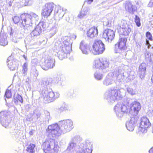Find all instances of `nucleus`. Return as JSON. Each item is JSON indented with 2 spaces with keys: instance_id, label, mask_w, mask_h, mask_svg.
<instances>
[{
  "instance_id": "obj_1",
  "label": "nucleus",
  "mask_w": 153,
  "mask_h": 153,
  "mask_svg": "<svg viewBox=\"0 0 153 153\" xmlns=\"http://www.w3.org/2000/svg\"><path fill=\"white\" fill-rule=\"evenodd\" d=\"M141 108V105L139 102L133 101L132 99L127 98L122 104L118 103L116 105L114 110L117 116L121 118L124 113H130L136 117Z\"/></svg>"
},
{
  "instance_id": "obj_2",
  "label": "nucleus",
  "mask_w": 153,
  "mask_h": 153,
  "mask_svg": "<svg viewBox=\"0 0 153 153\" xmlns=\"http://www.w3.org/2000/svg\"><path fill=\"white\" fill-rule=\"evenodd\" d=\"M135 76L133 75L131 78L130 74L125 72L122 67H120L115 68L113 72L109 73L103 81V83L104 85L108 86L112 84L116 78L117 81L121 82L125 79H127V82H129Z\"/></svg>"
},
{
  "instance_id": "obj_3",
  "label": "nucleus",
  "mask_w": 153,
  "mask_h": 153,
  "mask_svg": "<svg viewBox=\"0 0 153 153\" xmlns=\"http://www.w3.org/2000/svg\"><path fill=\"white\" fill-rule=\"evenodd\" d=\"M51 84L48 80L42 81L41 83L40 98L45 103L53 102L59 97L58 93L53 92L50 88Z\"/></svg>"
},
{
  "instance_id": "obj_4",
  "label": "nucleus",
  "mask_w": 153,
  "mask_h": 153,
  "mask_svg": "<svg viewBox=\"0 0 153 153\" xmlns=\"http://www.w3.org/2000/svg\"><path fill=\"white\" fill-rule=\"evenodd\" d=\"M72 41L70 37H64L62 44L55 43L53 54L57 56L59 59H63L66 57L67 54L72 51Z\"/></svg>"
},
{
  "instance_id": "obj_5",
  "label": "nucleus",
  "mask_w": 153,
  "mask_h": 153,
  "mask_svg": "<svg viewBox=\"0 0 153 153\" xmlns=\"http://www.w3.org/2000/svg\"><path fill=\"white\" fill-rule=\"evenodd\" d=\"M22 18L23 21H24V23L26 25L27 31H26V33L30 31L32 29V22L33 21H37L39 19V17L37 14L33 12H30L29 13L22 14Z\"/></svg>"
},
{
  "instance_id": "obj_6",
  "label": "nucleus",
  "mask_w": 153,
  "mask_h": 153,
  "mask_svg": "<svg viewBox=\"0 0 153 153\" xmlns=\"http://www.w3.org/2000/svg\"><path fill=\"white\" fill-rule=\"evenodd\" d=\"M119 89L112 88L108 89L105 93L104 98L109 103H112L121 99L122 97Z\"/></svg>"
},
{
  "instance_id": "obj_7",
  "label": "nucleus",
  "mask_w": 153,
  "mask_h": 153,
  "mask_svg": "<svg viewBox=\"0 0 153 153\" xmlns=\"http://www.w3.org/2000/svg\"><path fill=\"white\" fill-rule=\"evenodd\" d=\"M42 146L45 153H57L59 148L52 140L46 141L43 143Z\"/></svg>"
},
{
  "instance_id": "obj_8",
  "label": "nucleus",
  "mask_w": 153,
  "mask_h": 153,
  "mask_svg": "<svg viewBox=\"0 0 153 153\" xmlns=\"http://www.w3.org/2000/svg\"><path fill=\"white\" fill-rule=\"evenodd\" d=\"M62 133H65L71 131L74 128L73 123L70 119L64 120L59 122Z\"/></svg>"
},
{
  "instance_id": "obj_9",
  "label": "nucleus",
  "mask_w": 153,
  "mask_h": 153,
  "mask_svg": "<svg viewBox=\"0 0 153 153\" xmlns=\"http://www.w3.org/2000/svg\"><path fill=\"white\" fill-rule=\"evenodd\" d=\"M132 28V25L129 22L126 20H123L121 22L118 31L120 34L127 36L131 32Z\"/></svg>"
},
{
  "instance_id": "obj_10",
  "label": "nucleus",
  "mask_w": 153,
  "mask_h": 153,
  "mask_svg": "<svg viewBox=\"0 0 153 153\" xmlns=\"http://www.w3.org/2000/svg\"><path fill=\"white\" fill-rule=\"evenodd\" d=\"M81 139L79 135L72 137L68 143L66 151L69 153H74L76 149L77 143L80 141Z\"/></svg>"
},
{
  "instance_id": "obj_11",
  "label": "nucleus",
  "mask_w": 153,
  "mask_h": 153,
  "mask_svg": "<svg viewBox=\"0 0 153 153\" xmlns=\"http://www.w3.org/2000/svg\"><path fill=\"white\" fill-rule=\"evenodd\" d=\"M46 131L49 135L51 136L52 137L59 136L62 134L59 123L49 126Z\"/></svg>"
},
{
  "instance_id": "obj_12",
  "label": "nucleus",
  "mask_w": 153,
  "mask_h": 153,
  "mask_svg": "<svg viewBox=\"0 0 153 153\" xmlns=\"http://www.w3.org/2000/svg\"><path fill=\"white\" fill-rule=\"evenodd\" d=\"M92 53L94 55L102 53L105 49V45L100 40H96L92 45Z\"/></svg>"
},
{
  "instance_id": "obj_13",
  "label": "nucleus",
  "mask_w": 153,
  "mask_h": 153,
  "mask_svg": "<svg viewBox=\"0 0 153 153\" xmlns=\"http://www.w3.org/2000/svg\"><path fill=\"white\" fill-rule=\"evenodd\" d=\"M41 67L44 70H47L49 69L52 68L55 65V60L48 56L46 58H42L41 60Z\"/></svg>"
},
{
  "instance_id": "obj_14",
  "label": "nucleus",
  "mask_w": 153,
  "mask_h": 153,
  "mask_svg": "<svg viewBox=\"0 0 153 153\" xmlns=\"http://www.w3.org/2000/svg\"><path fill=\"white\" fill-rule=\"evenodd\" d=\"M127 39L125 37L120 38L117 43L115 45L114 51L116 53H121L126 48Z\"/></svg>"
},
{
  "instance_id": "obj_15",
  "label": "nucleus",
  "mask_w": 153,
  "mask_h": 153,
  "mask_svg": "<svg viewBox=\"0 0 153 153\" xmlns=\"http://www.w3.org/2000/svg\"><path fill=\"white\" fill-rule=\"evenodd\" d=\"M108 61L105 59L100 58L97 59L95 61L93 67L97 68H99L103 70L107 69L109 66Z\"/></svg>"
},
{
  "instance_id": "obj_16",
  "label": "nucleus",
  "mask_w": 153,
  "mask_h": 153,
  "mask_svg": "<svg viewBox=\"0 0 153 153\" xmlns=\"http://www.w3.org/2000/svg\"><path fill=\"white\" fill-rule=\"evenodd\" d=\"M93 144L88 140L81 143L80 146L79 151L76 153H91L92 151Z\"/></svg>"
},
{
  "instance_id": "obj_17",
  "label": "nucleus",
  "mask_w": 153,
  "mask_h": 153,
  "mask_svg": "<svg viewBox=\"0 0 153 153\" xmlns=\"http://www.w3.org/2000/svg\"><path fill=\"white\" fill-rule=\"evenodd\" d=\"M151 125V124L149 122V120L147 117H142L141 119L140 125L139 126L138 133L146 132L147 128L150 126Z\"/></svg>"
},
{
  "instance_id": "obj_18",
  "label": "nucleus",
  "mask_w": 153,
  "mask_h": 153,
  "mask_svg": "<svg viewBox=\"0 0 153 153\" xmlns=\"http://www.w3.org/2000/svg\"><path fill=\"white\" fill-rule=\"evenodd\" d=\"M40 34L34 29L26 38L25 40V43L30 45H33L35 44V39Z\"/></svg>"
},
{
  "instance_id": "obj_19",
  "label": "nucleus",
  "mask_w": 153,
  "mask_h": 153,
  "mask_svg": "<svg viewBox=\"0 0 153 153\" xmlns=\"http://www.w3.org/2000/svg\"><path fill=\"white\" fill-rule=\"evenodd\" d=\"M55 7L56 5L53 3H48L45 4L42 13V16L45 18L50 16Z\"/></svg>"
},
{
  "instance_id": "obj_20",
  "label": "nucleus",
  "mask_w": 153,
  "mask_h": 153,
  "mask_svg": "<svg viewBox=\"0 0 153 153\" xmlns=\"http://www.w3.org/2000/svg\"><path fill=\"white\" fill-rule=\"evenodd\" d=\"M10 35L13 37L12 41L14 42L17 43L22 38L23 35L21 33H19L17 28H11Z\"/></svg>"
},
{
  "instance_id": "obj_21",
  "label": "nucleus",
  "mask_w": 153,
  "mask_h": 153,
  "mask_svg": "<svg viewBox=\"0 0 153 153\" xmlns=\"http://www.w3.org/2000/svg\"><path fill=\"white\" fill-rule=\"evenodd\" d=\"M7 63L9 68L12 71L15 70L19 65L18 60L14 58L12 55L8 58Z\"/></svg>"
},
{
  "instance_id": "obj_22",
  "label": "nucleus",
  "mask_w": 153,
  "mask_h": 153,
  "mask_svg": "<svg viewBox=\"0 0 153 153\" xmlns=\"http://www.w3.org/2000/svg\"><path fill=\"white\" fill-rule=\"evenodd\" d=\"M114 32L111 29H106L103 32V38L108 42H111L114 39Z\"/></svg>"
},
{
  "instance_id": "obj_23",
  "label": "nucleus",
  "mask_w": 153,
  "mask_h": 153,
  "mask_svg": "<svg viewBox=\"0 0 153 153\" xmlns=\"http://www.w3.org/2000/svg\"><path fill=\"white\" fill-rule=\"evenodd\" d=\"M138 120V118L137 117H131L130 120L126 123V127L127 129L130 131H133Z\"/></svg>"
},
{
  "instance_id": "obj_24",
  "label": "nucleus",
  "mask_w": 153,
  "mask_h": 153,
  "mask_svg": "<svg viewBox=\"0 0 153 153\" xmlns=\"http://www.w3.org/2000/svg\"><path fill=\"white\" fill-rule=\"evenodd\" d=\"M7 113L6 111H2L0 112V120L3 126L7 128L10 123L7 120Z\"/></svg>"
},
{
  "instance_id": "obj_25",
  "label": "nucleus",
  "mask_w": 153,
  "mask_h": 153,
  "mask_svg": "<svg viewBox=\"0 0 153 153\" xmlns=\"http://www.w3.org/2000/svg\"><path fill=\"white\" fill-rule=\"evenodd\" d=\"M22 14L20 16H15L12 18V19L15 24L19 22L20 27H23L24 29L25 32L26 33V31H27V27H26V25L24 23V21L22 20Z\"/></svg>"
},
{
  "instance_id": "obj_26",
  "label": "nucleus",
  "mask_w": 153,
  "mask_h": 153,
  "mask_svg": "<svg viewBox=\"0 0 153 153\" xmlns=\"http://www.w3.org/2000/svg\"><path fill=\"white\" fill-rule=\"evenodd\" d=\"M98 33V31L97 27L94 26L90 28L87 31L86 35L88 38L92 39L97 37Z\"/></svg>"
},
{
  "instance_id": "obj_27",
  "label": "nucleus",
  "mask_w": 153,
  "mask_h": 153,
  "mask_svg": "<svg viewBox=\"0 0 153 153\" xmlns=\"http://www.w3.org/2000/svg\"><path fill=\"white\" fill-rule=\"evenodd\" d=\"M146 72V64L144 63H142L139 66L138 74L140 78L143 79L145 76Z\"/></svg>"
},
{
  "instance_id": "obj_28",
  "label": "nucleus",
  "mask_w": 153,
  "mask_h": 153,
  "mask_svg": "<svg viewBox=\"0 0 153 153\" xmlns=\"http://www.w3.org/2000/svg\"><path fill=\"white\" fill-rule=\"evenodd\" d=\"M79 49L83 54H88L90 50L89 46L84 40H82L79 44Z\"/></svg>"
},
{
  "instance_id": "obj_29",
  "label": "nucleus",
  "mask_w": 153,
  "mask_h": 153,
  "mask_svg": "<svg viewBox=\"0 0 153 153\" xmlns=\"http://www.w3.org/2000/svg\"><path fill=\"white\" fill-rule=\"evenodd\" d=\"M48 26V22L42 21L40 22L34 29L40 34L42 32V28L45 29Z\"/></svg>"
},
{
  "instance_id": "obj_30",
  "label": "nucleus",
  "mask_w": 153,
  "mask_h": 153,
  "mask_svg": "<svg viewBox=\"0 0 153 153\" xmlns=\"http://www.w3.org/2000/svg\"><path fill=\"white\" fill-rule=\"evenodd\" d=\"M125 7L126 11L131 14L133 13L136 10L135 6L129 1L126 2Z\"/></svg>"
},
{
  "instance_id": "obj_31",
  "label": "nucleus",
  "mask_w": 153,
  "mask_h": 153,
  "mask_svg": "<svg viewBox=\"0 0 153 153\" xmlns=\"http://www.w3.org/2000/svg\"><path fill=\"white\" fill-rule=\"evenodd\" d=\"M56 110L58 113H61L64 111H70V109L69 108L68 105L66 104L65 102H63L59 107L56 108Z\"/></svg>"
},
{
  "instance_id": "obj_32",
  "label": "nucleus",
  "mask_w": 153,
  "mask_h": 153,
  "mask_svg": "<svg viewBox=\"0 0 153 153\" xmlns=\"http://www.w3.org/2000/svg\"><path fill=\"white\" fill-rule=\"evenodd\" d=\"M89 13L88 8L86 7H82L81 12L78 16V17L79 19H82L88 16Z\"/></svg>"
},
{
  "instance_id": "obj_33",
  "label": "nucleus",
  "mask_w": 153,
  "mask_h": 153,
  "mask_svg": "<svg viewBox=\"0 0 153 153\" xmlns=\"http://www.w3.org/2000/svg\"><path fill=\"white\" fill-rule=\"evenodd\" d=\"M65 14V12L60 7H56L54 12V16L56 18H59V20L61 19Z\"/></svg>"
},
{
  "instance_id": "obj_34",
  "label": "nucleus",
  "mask_w": 153,
  "mask_h": 153,
  "mask_svg": "<svg viewBox=\"0 0 153 153\" xmlns=\"http://www.w3.org/2000/svg\"><path fill=\"white\" fill-rule=\"evenodd\" d=\"M7 44L6 33L1 31L0 33V45L4 46Z\"/></svg>"
},
{
  "instance_id": "obj_35",
  "label": "nucleus",
  "mask_w": 153,
  "mask_h": 153,
  "mask_svg": "<svg viewBox=\"0 0 153 153\" xmlns=\"http://www.w3.org/2000/svg\"><path fill=\"white\" fill-rule=\"evenodd\" d=\"M13 102L16 105H19L21 106V104H22L23 102L22 97L18 94H15L14 96Z\"/></svg>"
},
{
  "instance_id": "obj_36",
  "label": "nucleus",
  "mask_w": 153,
  "mask_h": 153,
  "mask_svg": "<svg viewBox=\"0 0 153 153\" xmlns=\"http://www.w3.org/2000/svg\"><path fill=\"white\" fill-rule=\"evenodd\" d=\"M58 24L55 23L51 27L50 30L49 36L51 38L54 36L58 31Z\"/></svg>"
},
{
  "instance_id": "obj_37",
  "label": "nucleus",
  "mask_w": 153,
  "mask_h": 153,
  "mask_svg": "<svg viewBox=\"0 0 153 153\" xmlns=\"http://www.w3.org/2000/svg\"><path fill=\"white\" fill-rule=\"evenodd\" d=\"M30 76L31 78H36L38 75V72L35 67H32L30 71Z\"/></svg>"
},
{
  "instance_id": "obj_38",
  "label": "nucleus",
  "mask_w": 153,
  "mask_h": 153,
  "mask_svg": "<svg viewBox=\"0 0 153 153\" xmlns=\"http://www.w3.org/2000/svg\"><path fill=\"white\" fill-rule=\"evenodd\" d=\"M35 144L30 143L28 146L26 150L29 153H35Z\"/></svg>"
},
{
  "instance_id": "obj_39",
  "label": "nucleus",
  "mask_w": 153,
  "mask_h": 153,
  "mask_svg": "<svg viewBox=\"0 0 153 153\" xmlns=\"http://www.w3.org/2000/svg\"><path fill=\"white\" fill-rule=\"evenodd\" d=\"M25 2L24 3L23 2L20 1L19 2H18V3L19 4L20 6H26L27 5H30L32 4L33 2V0H25Z\"/></svg>"
},
{
  "instance_id": "obj_40",
  "label": "nucleus",
  "mask_w": 153,
  "mask_h": 153,
  "mask_svg": "<svg viewBox=\"0 0 153 153\" xmlns=\"http://www.w3.org/2000/svg\"><path fill=\"white\" fill-rule=\"evenodd\" d=\"M145 58L147 62H150L152 61V57L150 53L146 51L145 53Z\"/></svg>"
},
{
  "instance_id": "obj_41",
  "label": "nucleus",
  "mask_w": 153,
  "mask_h": 153,
  "mask_svg": "<svg viewBox=\"0 0 153 153\" xmlns=\"http://www.w3.org/2000/svg\"><path fill=\"white\" fill-rule=\"evenodd\" d=\"M94 76L95 78L97 80H101L102 79L103 75L98 72H96L94 74Z\"/></svg>"
},
{
  "instance_id": "obj_42",
  "label": "nucleus",
  "mask_w": 153,
  "mask_h": 153,
  "mask_svg": "<svg viewBox=\"0 0 153 153\" xmlns=\"http://www.w3.org/2000/svg\"><path fill=\"white\" fill-rule=\"evenodd\" d=\"M34 115L35 116V117L36 118V120L38 121H40V122L42 123V122L44 123V120L42 119H39L41 116V114L40 112H34Z\"/></svg>"
},
{
  "instance_id": "obj_43",
  "label": "nucleus",
  "mask_w": 153,
  "mask_h": 153,
  "mask_svg": "<svg viewBox=\"0 0 153 153\" xmlns=\"http://www.w3.org/2000/svg\"><path fill=\"white\" fill-rule=\"evenodd\" d=\"M27 63L25 62L23 65L22 68V72L23 76H25L27 74Z\"/></svg>"
},
{
  "instance_id": "obj_44",
  "label": "nucleus",
  "mask_w": 153,
  "mask_h": 153,
  "mask_svg": "<svg viewBox=\"0 0 153 153\" xmlns=\"http://www.w3.org/2000/svg\"><path fill=\"white\" fill-rule=\"evenodd\" d=\"M45 114L46 116V119L45 120H44V122H45V123H46L47 122L48 123V121L50 118V114L49 112L47 111H45Z\"/></svg>"
},
{
  "instance_id": "obj_45",
  "label": "nucleus",
  "mask_w": 153,
  "mask_h": 153,
  "mask_svg": "<svg viewBox=\"0 0 153 153\" xmlns=\"http://www.w3.org/2000/svg\"><path fill=\"white\" fill-rule=\"evenodd\" d=\"M135 22L136 25L138 27H140L141 25L140 20L139 17L137 15H136L134 18Z\"/></svg>"
},
{
  "instance_id": "obj_46",
  "label": "nucleus",
  "mask_w": 153,
  "mask_h": 153,
  "mask_svg": "<svg viewBox=\"0 0 153 153\" xmlns=\"http://www.w3.org/2000/svg\"><path fill=\"white\" fill-rule=\"evenodd\" d=\"M75 25L76 28L81 30L83 28L82 25L81 24L80 22L79 21L76 22Z\"/></svg>"
},
{
  "instance_id": "obj_47",
  "label": "nucleus",
  "mask_w": 153,
  "mask_h": 153,
  "mask_svg": "<svg viewBox=\"0 0 153 153\" xmlns=\"http://www.w3.org/2000/svg\"><path fill=\"white\" fill-rule=\"evenodd\" d=\"M11 91L10 90L7 89L6 91L5 94V97L7 98H9L11 97Z\"/></svg>"
},
{
  "instance_id": "obj_48",
  "label": "nucleus",
  "mask_w": 153,
  "mask_h": 153,
  "mask_svg": "<svg viewBox=\"0 0 153 153\" xmlns=\"http://www.w3.org/2000/svg\"><path fill=\"white\" fill-rule=\"evenodd\" d=\"M127 91L131 95H133L135 94V91L131 88H127Z\"/></svg>"
},
{
  "instance_id": "obj_49",
  "label": "nucleus",
  "mask_w": 153,
  "mask_h": 153,
  "mask_svg": "<svg viewBox=\"0 0 153 153\" xmlns=\"http://www.w3.org/2000/svg\"><path fill=\"white\" fill-rule=\"evenodd\" d=\"M146 36L147 38L150 41L152 40V38L151 34L149 32H147L146 33Z\"/></svg>"
},
{
  "instance_id": "obj_50",
  "label": "nucleus",
  "mask_w": 153,
  "mask_h": 153,
  "mask_svg": "<svg viewBox=\"0 0 153 153\" xmlns=\"http://www.w3.org/2000/svg\"><path fill=\"white\" fill-rule=\"evenodd\" d=\"M38 60L36 59H33L31 61V64L33 66V67H35V65H37Z\"/></svg>"
},
{
  "instance_id": "obj_51",
  "label": "nucleus",
  "mask_w": 153,
  "mask_h": 153,
  "mask_svg": "<svg viewBox=\"0 0 153 153\" xmlns=\"http://www.w3.org/2000/svg\"><path fill=\"white\" fill-rule=\"evenodd\" d=\"M148 6V7H153V0H150Z\"/></svg>"
},
{
  "instance_id": "obj_52",
  "label": "nucleus",
  "mask_w": 153,
  "mask_h": 153,
  "mask_svg": "<svg viewBox=\"0 0 153 153\" xmlns=\"http://www.w3.org/2000/svg\"><path fill=\"white\" fill-rule=\"evenodd\" d=\"M30 105L27 104L25 106V109L27 111H28L30 110Z\"/></svg>"
},
{
  "instance_id": "obj_53",
  "label": "nucleus",
  "mask_w": 153,
  "mask_h": 153,
  "mask_svg": "<svg viewBox=\"0 0 153 153\" xmlns=\"http://www.w3.org/2000/svg\"><path fill=\"white\" fill-rule=\"evenodd\" d=\"M17 131V130L14 129L13 130V131L10 132V133H11L12 135V136L15 135V134L17 133L16 132V131Z\"/></svg>"
},
{
  "instance_id": "obj_54",
  "label": "nucleus",
  "mask_w": 153,
  "mask_h": 153,
  "mask_svg": "<svg viewBox=\"0 0 153 153\" xmlns=\"http://www.w3.org/2000/svg\"><path fill=\"white\" fill-rule=\"evenodd\" d=\"M146 45H148V48H149L150 47V45L149 43V40H146Z\"/></svg>"
},
{
  "instance_id": "obj_55",
  "label": "nucleus",
  "mask_w": 153,
  "mask_h": 153,
  "mask_svg": "<svg viewBox=\"0 0 153 153\" xmlns=\"http://www.w3.org/2000/svg\"><path fill=\"white\" fill-rule=\"evenodd\" d=\"M93 1V0H87V3L88 4H91Z\"/></svg>"
},
{
  "instance_id": "obj_56",
  "label": "nucleus",
  "mask_w": 153,
  "mask_h": 153,
  "mask_svg": "<svg viewBox=\"0 0 153 153\" xmlns=\"http://www.w3.org/2000/svg\"><path fill=\"white\" fill-rule=\"evenodd\" d=\"M149 153H153V147L151 148L149 151Z\"/></svg>"
},
{
  "instance_id": "obj_57",
  "label": "nucleus",
  "mask_w": 153,
  "mask_h": 153,
  "mask_svg": "<svg viewBox=\"0 0 153 153\" xmlns=\"http://www.w3.org/2000/svg\"><path fill=\"white\" fill-rule=\"evenodd\" d=\"M13 3V1H10L9 2L8 4L10 7L12 6Z\"/></svg>"
},
{
  "instance_id": "obj_58",
  "label": "nucleus",
  "mask_w": 153,
  "mask_h": 153,
  "mask_svg": "<svg viewBox=\"0 0 153 153\" xmlns=\"http://www.w3.org/2000/svg\"><path fill=\"white\" fill-rule=\"evenodd\" d=\"M23 56L25 58V59L26 60H27V57L25 55H23Z\"/></svg>"
},
{
  "instance_id": "obj_59",
  "label": "nucleus",
  "mask_w": 153,
  "mask_h": 153,
  "mask_svg": "<svg viewBox=\"0 0 153 153\" xmlns=\"http://www.w3.org/2000/svg\"><path fill=\"white\" fill-rule=\"evenodd\" d=\"M29 133L30 135H32L33 133L32 131H30Z\"/></svg>"
},
{
  "instance_id": "obj_60",
  "label": "nucleus",
  "mask_w": 153,
  "mask_h": 153,
  "mask_svg": "<svg viewBox=\"0 0 153 153\" xmlns=\"http://www.w3.org/2000/svg\"><path fill=\"white\" fill-rule=\"evenodd\" d=\"M152 132L153 133V125L152 127Z\"/></svg>"
},
{
  "instance_id": "obj_61",
  "label": "nucleus",
  "mask_w": 153,
  "mask_h": 153,
  "mask_svg": "<svg viewBox=\"0 0 153 153\" xmlns=\"http://www.w3.org/2000/svg\"><path fill=\"white\" fill-rule=\"evenodd\" d=\"M137 82H136V84H137Z\"/></svg>"
},
{
  "instance_id": "obj_62",
  "label": "nucleus",
  "mask_w": 153,
  "mask_h": 153,
  "mask_svg": "<svg viewBox=\"0 0 153 153\" xmlns=\"http://www.w3.org/2000/svg\"><path fill=\"white\" fill-rule=\"evenodd\" d=\"M76 38V36H75V38Z\"/></svg>"
}]
</instances>
